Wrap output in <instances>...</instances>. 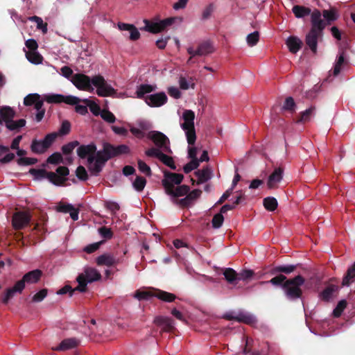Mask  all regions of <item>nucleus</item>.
Listing matches in <instances>:
<instances>
[{
    "label": "nucleus",
    "mask_w": 355,
    "mask_h": 355,
    "mask_svg": "<svg viewBox=\"0 0 355 355\" xmlns=\"http://www.w3.org/2000/svg\"><path fill=\"white\" fill-rule=\"evenodd\" d=\"M355 281V262L347 270L343 279V285L349 286Z\"/></svg>",
    "instance_id": "72a5a7b5"
},
{
    "label": "nucleus",
    "mask_w": 355,
    "mask_h": 355,
    "mask_svg": "<svg viewBox=\"0 0 355 355\" xmlns=\"http://www.w3.org/2000/svg\"><path fill=\"white\" fill-rule=\"evenodd\" d=\"M71 82L78 89L87 92L94 90L91 85L92 83L96 87V94L99 96H114L116 94V90L101 75L94 76L91 79L83 73H76L72 76Z\"/></svg>",
    "instance_id": "f03ea898"
},
{
    "label": "nucleus",
    "mask_w": 355,
    "mask_h": 355,
    "mask_svg": "<svg viewBox=\"0 0 355 355\" xmlns=\"http://www.w3.org/2000/svg\"><path fill=\"white\" fill-rule=\"evenodd\" d=\"M80 345V340L77 338H65L55 347L53 348L55 351H66L74 349Z\"/></svg>",
    "instance_id": "a211bd4d"
},
{
    "label": "nucleus",
    "mask_w": 355,
    "mask_h": 355,
    "mask_svg": "<svg viewBox=\"0 0 355 355\" xmlns=\"http://www.w3.org/2000/svg\"><path fill=\"white\" fill-rule=\"evenodd\" d=\"M130 148L125 144L117 146L108 143L103 144V149L96 150V146L94 143L88 145H81L77 149V154L81 158L87 157L88 169L93 175H98L106 162L115 157L128 154Z\"/></svg>",
    "instance_id": "f257e3e1"
},
{
    "label": "nucleus",
    "mask_w": 355,
    "mask_h": 355,
    "mask_svg": "<svg viewBox=\"0 0 355 355\" xmlns=\"http://www.w3.org/2000/svg\"><path fill=\"white\" fill-rule=\"evenodd\" d=\"M282 109L284 110L288 111L291 114H293L295 112L296 104H295L293 97L289 96L285 99Z\"/></svg>",
    "instance_id": "79ce46f5"
},
{
    "label": "nucleus",
    "mask_w": 355,
    "mask_h": 355,
    "mask_svg": "<svg viewBox=\"0 0 355 355\" xmlns=\"http://www.w3.org/2000/svg\"><path fill=\"white\" fill-rule=\"evenodd\" d=\"M325 28V24L321 19V12L318 10H315L311 13V28L320 31H323Z\"/></svg>",
    "instance_id": "b1692460"
},
{
    "label": "nucleus",
    "mask_w": 355,
    "mask_h": 355,
    "mask_svg": "<svg viewBox=\"0 0 355 355\" xmlns=\"http://www.w3.org/2000/svg\"><path fill=\"white\" fill-rule=\"evenodd\" d=\"M146 184V180L145 178L142 176H137L134 182H132V186L137 191H142Z\"/></svg>",
    "instance_id": "a18cd8bd"
},
{
    "label": "nucleus",
    "mask_w": 355,
    "mask_h": 355,
    "mask_svg": "<svg viewBox=\"0 0 355 355\" xmlns=\"http://www.w3.org/2000/svg\"><path fill=\"white\" fill-rule=\"evenodd\" d=\"M71 130V123L69 121H62L58 134L60 135H68Z\"/></svg>",
    "instance_id": "774afa93"
},
{
    "label": "nucleus",
    "mask_w": 355,
    "mask_h": 355,
    "mask_svg": "<svg viewBox=\"0 0 355 355\" xmlns=\"http://www.w3.org/2000/svg\"><path fill=\"white\" fill-rule=\"evenodd\" d=\"M183 179L184 175L182 174L165 171L164 179L162 180L165 193H171L173 187L180 184Z\"/></svg>",
    "instance_id": "6e6552de"
},
{
    "label": "nucleus",
    "mask_w": 355,
    "mask_h": 355,
    "mask_svg": "<svg viewBox=\"0 0 355 355\" xmlns=\"http://www.w3.org/2000/svg\"><path fill=\"white\" fill-rule=\"evenodd\" d=\"M24 289L22 282L21 283L17 281L12 287L6 289L1 297V302L3 304H8L9 301L12 299L16 294H21Z\"/></svg>",
    "instance_id": "2eb2a0df"
},
{
    "label": "nucleus",
    "mask_w": 355,
    "mask_h": 355,
    "mask_svg": "<svg viewBox=\"0 0 355 355\" xmlns=\"http://www.w3.org/2000/svg\"><path fill=\"white\" fill-rule=\"evenodd\" d=\"M154 297H156L159 300L166 302H171L176 299V296L173 293L159 289L155 290L154 293Z\"/></svg>",
    "instance_id": "c85d7f7f"
},
{
    "label": "nucleus",
    "mask_w": 355,
    "mask_h": 355,
    "mask_svg": "<svg viewBox=\"0 0 355 355\" xmlns=\"http://www.w3.org/2000/svg\"><path fill=\"white\" fill-rule=\"evenodd\" d=\"M78 146H79V142L78 141L69 142L68 144L62 146V151L64 155H69L73 152V149Z\"/></svg>",
    "instance_id": "864d4df0"
},
{
    "label": "nucleus",
    "mask_w": 355,
    "mask_h": 355,
    "mask_svg": "<svg viewBox=\"0 0 355 355\" xmlns=\"http://www.w3.org/2000/svg\"><path fill=\"white\" fill-rule=\"evenodd\" d=\"M154 322L156 325L161 327L164 331H172L174 327V321L172 318L164 316H157L155 318Z\"/></svg>",
    "instance_id": "6ab92c4d"
},
{
    "label": "nucleus",
    "mask_w": 355,
    "mask_h": 355,
    "mask_svg": "<svg viewBox=\"0 0 355 355\" xmlns=\"http://www.w3.org/2000/svg\"><path fill=\"white\" fill-rule=\"evenodd\" d=\"M45 100L49 103H60L64 100V95L62 94H47L44 96Z\"/></svg>",
    "instance_id": "c03bdc74"
},
{
    "label": "nucleus",
    "mask_w": 355,
    "mask_h": 355,
    "mask_svg": "<svg viewBox=\"0 0 355 355\" xmlns=\"http://www.w3.org/2000/svg\"><path fill=\"white\" fill-rule=\"evenodd\" d=\"M28 20L31 21L35 22L37 24V28L38 30L42 31V32L45 34L47 33V23L44 22L42 19L38 16L34 15L28 17Z\"/></svg>",
    "instance_id": "ea45409f"
},
{
    "label": "nucleus",
    "mask_w": 355,
    "mask_h": 355,
    "mask_svg": "<svg viewBox=\"0 0 355 355\" xmlns=\"http://www.w3.org/2000/svg\"><path fill=\"white\" fill-rule=\"evenodd\" d=\"M26 57L29 62L33 64H40L42 61V56L35 51H27L26 52Z\"/></svg>",
    "instance_id": "a19ab883"
},
{
    "label": "nucleus",
    "mask_w": 355,
    "mask_h": 355,
    "mask_svg": "<svg viewBox=\"0 0 355 355\" xmlns=\"http://www.w3.org/2000/svg\"><path fill=\"white\" fill-rule=\"evenodd\" d=\"M344 62H345V56H344V53L342 52L341 53H340L339 56L338 57V59H337L335 66L334 67L333 73H334V76H336L340 73V72L341 71V67L343 65Z\"/></svg>",
    "instance_id": "de8ad7c7"
},
{
    "label": "nucleus",
    "mask_w": 355,
    "mask_h": 355,
    "mask_svg": "<svg viewBox=\"0 0 355 355\" xmlns=\"http://www.w3.org/2000/svg\"><path fill=\"white\" fill-rule=\"evenodd\" d=\"M224 217L223 214L220 212L215 214L211 220L212 227L215 229L220 228L223 223Z\"/></svg>",
    "instance_id": "5fc2aeb1"
},
{
    "label": "nucleus",
    "mask_w": 355,
    "mask_h": 355,
    "mask_svg": "<svg viewBox=\"0 0 355 355\" xmlns=\"http://www.w3.org/2000/svg\"><path fill=\"white\" fill-rule=\"evenodd\" d=\"M137 163L138 168L141 173H144L147 176L151 175V169L149 166H148L144 161L141 159H139Z\"/></svg>",
    "instance_id": "680f3d73"
},
{
    "label": "nucleus",
    "mask_w": 355,
    "mask_h": 355,
    "mask_svg": "<svg viewBox=\"0 0 355 355\" xmlns=\"http://www.w3.org/2000/svg\"><path fill=\"white\" fill-rule=\"evenodd\" d=\"M275 275L276 276L272 277L270 280L266 282H261L260 284H264L270 283L275 286H281L284 290V284L285 282H286V280L288 279H287V277L283 274H277Z\"/></svg>",
    "instance_id": "2f4dec72"
},
{
    "label": "nucleus",
    "mask_w": 355,
    "mask_h": 355,
    "mask_svg": "<svg viewBox=\"0 0 355 355\" xmlns=\"http://www.w3.org/2000/svg\"><path fill=\"white\" fill-rule=\"evenodd\" d=\"M146 24L144 29L152 33H157L163 31L160 21L150 22L147 19L144 20Z\"/></svg>",
    "instance_id": "c9c22d12"
},
{
    "label": "nucleus",
    "mask_w": 355,
    "mask_h": 355,
    "mask_svg": "<svg viewBox=\"0 0 355 355\" xmlns=\"http://www.w3.org/2000/svg\"><path fill=\"white\" fill-rule=\"evenodd\" d=\"M19 166H31L37 162V159L31 157H20L17 160Z\"/></svg>",
    "instance_id": "bf43d9fd"
},
{
    "label": "nucleus",
    "mask_w": 355,
    "mask_h": 355,
    "mask_svg": "<svg viewBox=\"0 0 355 355\" xmlns=\"http://www.w3.org/2000/svg\"><path fill=\"white\" fill-rule=\"evenodd\" d=\"M82 102L85 103L87 106H89V110L93 114H94L95 116L101 114V108L98 104H96L94 102H92L91 101L87 98L82 100Z\"/></svg>",
    "instance_id": "49530a36"
},
{
    "label": "nucleus",
    "mask_w": 355,
    "mask_h": 355,
    "mask_svg": "<svg viewBox=\"0 0 355 355\" xmlns=\"http://www.w3.org/2000/svg\"><path fill=\"white\" fill-rule=\"evenodd\" d=\"M40 98V95L36 93L28 94L24 99V104L26 106H31Z\"/></svg>",
    "instance_id": "603ef678"
},
{
    "label": "nucleus",
    "mask_w": 355,
    "mask_h": 355,
    "mask_svg": "<svg viewBox=\"0 0 355 355\" xmlns=\"http://www.w3.org/2000/svg\"><path fill=\"white\" fill-rule=\"evenodd\" d=\"M286 44L288 46L289 51L295 54L300 50L303 42L297 37L292 35L287 38Z\"/></svg>",
    "instance_id": "4be33fe9"
},
{
    "label": "nucleus",
    "mask_w": 355,
    "mask_h": 355,
    "mask_svg": "<svg viewBox=\"0 0 355 355\" xmlns=\"http://www.w3.org/2000/svg\"><path fill=\"white\" fill-rule=\"evenodd\" d=\"M223 318L227 320H236L239 322H243L247 324H253L257 322V320L254 316L242 312L239 313L236 315H234V312L226 313L225 314H224Z\"/></svg>",
    "instance_id": "f8f14e48"
},
{
    "label": "nucleus",
    "mask_w": 355,
    "mask_h": 355,
    "mask_svg": "<svg viewBox=\"0 0 355 355\" xmlns=\"http://www.w3.org/2000/svg\"><path fill=\"white\" fill-rule=\"evenodd\" d=\"M182 118L184 122L181 124V128L185 132L189 145H193L196 140L194 127L195 113L191 110H186L183 112Z\"/></svg>",
    "instance_id": "20e7f679"
},
{
    "label": "nucleus",
    "mask_w": 355,
    "mask_h": 355,
    "mask_svg": "<svg viewBox=\"0 0 355 355\" xmlns=\"http://www.w3.org/2000/svg\"><path fill=\"white\" fill-rule=\"evenodd\" d=\"M135 297L139 300H148L149 297L154 296V293L148 291H137L135 293Z\"/></svg>",
    "instance_id": "e2e57ef3"
},
{
    "label": "nucleus",
    "mask_w": 355,
    "mask_h": 355,
    "mask_svg": "<svg viewBox=\"0 0 355 355\" xmlns=\"http://www.w3.org/2000/svg\"><path fill=\"white\" fill-rule=\"evenodd\" d=\"M58 135V133L52 132L46 135L42 140L33 139L31 145L32 152L36 154L44 153L53 144Z\"/></svg>",
    "instance_id": "39448f33"
},
{
    "label": "nucleus",
    "mask_w": 355,
    "mask_h": 355,
    "mask_svg": "<svg viewBox=\"0 0 355 355\" xmlns=\"http://www.w3.org/2000/svg\"><path fill=\"white\" fill-rule=\"evenodd\" d=\"M76 281L78 283V286H76L73 290L75 291H78L80 292H85L87 291V285L89 283L85 278V275H78L76 278Z\"/></svg>",
    "instance_id": "37998d69"
},
{
    "label": "nucleus",
    "mask_w": 355,
    "mask_h": 355,
    "mask_svg": "<svg viewBox=\"0 0 355 355\" xmlns=\"http://www.w3.org/2000/svg\"><path fill=\"white\" fill-rule=\"evenodd\" d=\"M259 40V33L258 31H254L248 35L246 40L250 46H253L257 44Z\"/></svg>",
    "instance_id": "13d9d810"
},
{
    "label": "nucleus",
    "mask_w": 355,
    "mask_h": 355,
    "mask_svg": "<svg viewBox=\"0 0 355 355\" xmlns=\"http://www.w3.org/2000/svg\"><path fill=\"white\" fill-rule=\"evenodd\" d=\"M80 275H85L86 280L89 283L100 280L101 279V273L95 268L87 267L84 270V272Z\"/></svg>",
    "instance_id": "a878e982"
},
{
    "label": "nucleus",
    "mask_w": 355,
    "mask_h": 355,
    "mask_svg": "<svg viewBox=\"0 0 355 355\" xmlns=\"http://www.w3.org/2000/svg\"><path fill=\"white\" fill-rule=\"evenodd\" d=\"M30 174L34 176L36 180L48 179L52 184L56 186H61L67 181V178L58 176L54 172H48L45 169L31 168Z\"/></svg>",
    "instance_id": "423d86ee"
},
{
    "label": "nucleus",
    "mask_w": 355,
    "mask_h": 355,
    "mask_svg": "<svg viewBox=\"0 0 355 355\" xmlns=\"http://www.w3.org/2000/svg\"><path fill=\"white\" fill-rule=\"evenodd\" d=\"M338 289V287L334 284H330L326 287L320 294V298L326 302L329 301L332 297L333 294Z\"/></svg>",
    "instance_id": "f704fd0d"
},
{
    "label": "nucleus",
    "mask_w": 355,
    "mask_h": 355,
    "mask_svg": "<svg viewBox=\"0 0 355 355\" xmlns=\"http://www.w3.org/2000/svg\"><path fill=\"white\" fill-rule=\"evenodd\" d=\"M15 110L9 106H3L0 109V125L5 124L15 117Z\"/></svg>",
    "instance_id": "5701e85b"
},
{
    "label": "nucleus",
    "mask_w": 355,
    "mask_h": 355,
    "mask_svg": "<svg viewBox=\"0 0 355 355\" xmlns=\"http://www.w3.org/2000/svg\"><path fill=\"white\" fill-rule=\"evenodd\" d=\"M187 53L189 54L197 55L198 56H206L214 52V46L209 41H204L200 43L196 50L190 46L187 48Z\"/></svg>",
    "instance_id": "ddd939ff"
},
{
    "label": "nucleus",
    "mask_w": 355,
    "mask_h": 355,
    "mask_svg": "<svg viewBox=\"0 0 355 355\" xmlns=\"http://www.w3.org/2000/svg\"><path fill=\"white\" fill-rule=\"evenodd\" d=\"M31 216L28 211H17L12 219V226L15 230H21L29 224Z\"/></svg>",
    "instance_id": "9b49d317"
},
{
    "label": "nucleus",
    "mask_w": 355,
    "mask_h": 355,
    "mask_svg": "<svg viewBox=\"0 0 355 355\" xmlns=\"http://www.w3.org/2000/svg\"><path fill=\"white\" fill-rule=\"evenodd\" d=\"M26 121L24 119H19L17 121H14L13 119L8 121L5 125L7 129L10 131H19L20 128L24 127L26 125Z\"/></svg>",
    "instance_id": "473e14b6"
},
{
    "label": "nucleus",
    "mask_w": 355,
    "mask_h": 355,
    "mask_svg": "<svg viewBox=\"0 0 355 355\" xmlns=\"http://www.w3.org/2000/svg\"><path fill=\"white\" fill-rule=\"evenodd\" d=\"M156 89L155 85H151L148 84L140 85L137 89L136 94L139 98L144 99L147 94L154 92Z\"/></svg>",
    "instance_id": "bb28decb"
},
{
    "label": "nucleus",
    "mask_w": 355,
    "mask_h": 355,
    "mask_svg": "<svg viewBox=\"0 0 355 355\" xmlns=\"http://www.w3.org/2000/svg\"><path fill=\"white\" fill-rule=\"evenodd\" d=\"M323 35V31H320L314 28H311L309 32L306 35L305 42L311 51L313 53H317L318 42Z\"/></svg>",
    "instance_id": "1a4fd4ad"
},
{
    "label": "nucleus",
    "mask_w": 355,
    "mask_h": 355,
    "mask_svg": "<svg viewBox=\"0 0 355 355\" xmlns=\"http://www.w3.org/2000/svg\"><path fill=\"white\" fill-rule=\"evenodd\" d=\"M96 263L98 266H112L116 263L114 258L107 254H103L96 258Z\"/></svg>",
    "instance_id": "c756f323"
},
{
    "label": "nucleus",
    "mask_w": 355,
    "mask_h": 355,
    "mask_svg": "<svg viewBox=\"0 0 355 355\" xmlns=\"http://www.w3.org/2000/svg\"><path fill=\"white\" fill-rule=\"evenodd\" d=\"M199 166L198 160H191L189 163L184 165L183 170L185 173H189L193 170L197 168Z\"/></svg>",
    "instance_id": "69168bd1"
},
{
    "label": "nucleus",
    "mask_w": 355,
    "mask_h": 355,
    "mask_svg": "<svg viewBox=\"0 0 355 355\" xmlns=\"http://www.w3.org/2000/svg\"><path fill=\"white\" fill-rule=\"evenodd\" d=\"M163 164L168 166L173 170H176V166L172 157H170L164 153L162 155V157L159 159Z\"/></svg>",
    "instance_id": "4d7b16f0"
},
{
    "label": "nucleus",
    "mask_w": 355,
    "mask_h": 355,
    "mask_svg": "<svg viewBox=\"0 0 355 355\" xmlns=\"http://www.w3.org/2000/svg\"><path fill=\"white\" fill-rule=\"evenodd\" d=\"M293 12L297 18H302L311 14V10L309 8L303 6L296 5L293 7Z\"/></svg>",
    "instance_id": "e433bc0d"
},
{
    "label": "nucleus",
    "mask_w": 355,
    "mask_h": 355,
    "mask_svg": "<svg viewBox=\"0 0 355 355\" xmlns=\"http://www.w3.org/2000/svg\"><path fill=\"white\" fill-rule=\"evenodd\" d=\"M101 118L109 123H113L116 121L114 114L108 110H103L101 112Z\"/></svg>",
    "instance_id": "3c124183"
},
{
    "label": "nucleus",
    "mask_w": 355,
    "mask_h": 355,
    "mask_svg": "<svg viewBox=\"0 0 355 355\" xmlns=\"http://www.w3.org/2000/svg\"><path fill=\"white\" fill-rule=\"evenodd\" d=\"M304 282L305 279L300 275L286 280L284 284V291L286 297L291 300L302 298L303 292L301 286Z\"/></svg>",
    "instance_id": "7ed1b4c3"
},
{
    "label": "nucleus",
    "mask_w": 355,
    "mask_h": 355,
    "mask_svg": "<svg viewBox=\"0 0 355 355\" xmlns=\"http://www.w3.org/2000/svg\"><path fill=\"white\" fill-rule=\"evenodd\" d=\"M48 290L46 288L41 289L39 292L35 293L32 297V302H42L47 295Z\"/></svg>",
    "instance_id": "052dcab7"
},
{
    "label": "nucleus",
    "mask_w": 355,
    "mask_h": 355,
    "mask_svg": "<svg viewBox=\"0 0 355 355\" xmlns=\"http://www.w3.org/2000/svg\"><path fill=\"white\" fill-rule=\"evenodd\" d=\"M283 178V169L280 167L276 168L274 171L269 175L267 186L270 189H277L278 184Z\"/></svg>",
    "instance_id": "f3484780"
},
{
    "label": "nucleus",
    "mask_w": 355,
    "mask_h": 355,
    "mask_svg": "<svg viewBox=\"0 0 355 355\" xmlns=\"http://www.w3.org/2000/svg\"><path fill=\"white\" fill-rule=\"evenodd\" d=\"M223 274L226 281L230 284H234L236 280H239L238 273L233 268H225Z\"/></svg>",
    "instance_id": "4c0bfd02"
},
{
    "label": "nucleus",
    "mask_w": 355,
    "mask_h": 355,
    "mask_svg": "<svg viewBox=\"0 0 355 355\" xmlns=\"http://www.w3.org/2000/svg\"><path fill=\"white\" fill-rule=\"evenodd\" d=\"M323 16L328 21H335L338 18L336 10H324Z\"/></svg>",
    "instance_id": "0e129e2a"
},
{
    "label": "nucleus",
    "mask_w": 355,
    "mask_h": 355,
    "mask_svg": "<svg viewBox=\"0 0 355 355\" xmlns=\"http://www.w3.org/2000/svg\"><path fill=\"white\" fill-rule=\"evenodd\" d=\"M190 187L188 185L182 184L178 185L177 187H173L172 189L171 193H166L167 195L171 196V201L173 202V199H178V197L187 196V194L189 192Z\"/></svg>",
    "instance_id": "393cba45"
},
{
    "label": "nucleus",
    "mask_w": 355,
    "mask_h": 355,
    "mask_svg": "<svg viewBox=\"0 0 355 355\" xmlns=\"http://www.w3.org/2000/svg\"><path fill=\"white\" fill-rule=\"evenodd\" d=\"M42 275V272L39 269H35L26 273L19 282H22V286L25 288L26 284H36L38 282Z\"/></svg>",
    "instance_id": "dca6fc26"
},
{
    "label": "nucleus",
    "mask_w": 355,
    "mask_h": 355,
    "mask_svg": "<svg viewBox=\"0 0 355 355\" xmlns=\"http://www.w3.org/2000/svg\"><path fill=\"white\" fill-rule=\"evenodd\" d=\"M118 28L121 31H128L130 32L129 39L132 41H136L140 37V33L138 29L133 25L125 24L123 22L118 23Z\"/></svg>",
    "instance_id": "aec40b11"
},
{
    "label": "nucleus",
    "mask_w": 355,
    "mask_h": 355,
    "mask_svg": "<svg viewBox=\"0 0 355 355\" xmlns=\"http://www.w3.org/2000/svg\"><path fill=\"white\" fill-rule=\"evenodd\" d=\"M148 139H150L154 144L162 150L171 153L169 139L162 132L156 130H151L147 134Z\"/></svg>",
    "instance_id": "0eeeda50"
},
{
    "label": "nucleus",
    "mask_w": 355,
    "mask_h": 355,
    "mask_svg": "<svg viewBox=\"0 0 355 355\" xmlns=\"http://www.w3.org/2000/svg\"><path fill=\"white\" fill-rule=\"evenodd\" d=\"M167 100L168 98L164 92L150 94L145 97V102L150 107H160L164 105Z\"/></svg>",
    "instance_id": "4468645a"
},
{
    "label": "nucleus",
    "mask_w": 355,
    "mask_h": 355,
    "mask_svg": "<svg viewBox=\"0 0 355 355\" xmlns=\"http://www.w3.org/2000/svg\"><path fill=\"white\" fill-rule=\"evenodd\" d=\"M347 306V302L345 300H340L333 311V315L339 318Z\"/></svg>",
    "instance_id": "8fccbe9b"
},
{
    "label": "nucleus",
    "mask_w": 355,
    "mask_h": 355,
    "mask_svg": "<svg viewBox=\"0 0 355 355\" xmlns=\"http://www.w3.org/2000/svg\"><path fill=\"white\" fill-rule=\"evenodd\" d=\"M195 175L198 178L197 184H200L211 179V171L208 167H206L196 171Z\"/></svg>",
    "instance_id": "cd10ccee"
},
{
    "label": "nucleus",
    "mask_w": 355,
    "mask_h": 355,
    "mask_svg": "<svg viewBox=\"0 0 355 355\" xmlns=\"http://www.w3.org/2000/svg\"><path fill=\"white\" fill-rule=\"evenodd\" d=\"M98 234L105 240H110L113 237V232L111 228L102 226L98 229Z\"/></svg>",
    "instance_id": "09e8293b"
},
{
    "label": "nucleus",
    "mask_w": 355,
    "mask_h": 355,
    "mask_svg": "<svg viewBox=\"0 0 355 355\" xmlns=\"http://www.w3.org/2000/svg\"><path fill=\"white\" fill-rule=\"evenodd\" d=\"M76 176L80 180L85 181L88 178L87 172L85 170V167L83 166H79L77 167L76 171Z\"/></svg>",
    "instance_id": "338daca9"
},
{
    "label": "nucleus",
    "mask_w": 355,
    "mask_h": 355,
    "mask_svg": "<svg viewBox=\"0 0 355 355\" xmlns=\"http://www.w3.org/2000/svg\"><path fill=\"white\" fill-rule=\"evenodd\" d=\"M316 108L315 106H311L306 110L301 112L299 117L294 119L296 123H305L310 121L311 119L315 115Z\"/></svg>",
    "instance_id": "412c9836"
},
{
    "label": "nucleus",
    "mask_w": 355,
    "mask_h": 355,
    "mask_svg": "<svg viewBox=\"0 0 355 355\" xmlns=\"http://www.w3.org/2000/svg\"><path fill=\"white\" fill-rule=\"evenodd\" d=\"M202 191L200 189H193L187 194V196L182 199H173V203L178 205L182 208H185L191 206L193 202L200 198Z\"/></svg>",
    "instance_id": "9d476101"
},
{
    "label": "nucleus",
    "mask_w": 355,
    "mask_h": 355,
    "mask_svg": "<svg viewBox=\"0 0 355 355\" xmlns=\"http://www.w3.org/2000/svg\"><path fill=\"white\" fill-rule=\"evenodd\" d=\"M164 153L159 148H150L146 150L145 154L150 157H156L159 159L162 157Z\"/></svg>",
    "instance_id": "6e6d98bb"
},
{
    "label": "nucleus",
    "mask_w": 355,
    "mask_h": 355,
    "mask_svg": "<svg viewBox=\"0 0 355 355\" xmlns=\"http://www.w3.org/2000/svg\"><path fill=\"white\" fill-rule=\"evenodd\" d=\"M296 269V266L286 265V266H277L273 267L270 270L271 275H277L279 273L290 274Z\"/></svg>",
    "instance_id": "7c9ffc66"
},
{
    "label": "nucleus",
    "mask_w": 355,
    "mask_h": 355,
    "mask_svg": "<svg viewBox=\"0 0 355 355\" xmlns=\"http://www.w3.org/2000/svg\"><path fill=\"white\" fill-rule=\"evenodd\" d=\"M265 209L269 211H274L278 206L277 200L274 197H266L263 200Z\"/></svg>",
    "instance_id": "58836bf2"
}]
</instances>
